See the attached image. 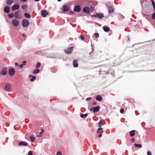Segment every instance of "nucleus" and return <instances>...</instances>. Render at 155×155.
Returning <instances> with one entry per match:
<instances>
[{
	"label": "nucleus",
	"mask_w": 155,
	"mask_h": 155,
	"mask_svg": "<svg viewBox=\"0 0 155 155\" xmlns=\"http://www.w3.org/2000/svg\"><path fill=\"white\" fill-rule=\"evenodd\" d=\"M22 26L24 27H28L29 25V21L26 19H23L22 21Z\"/></svg>",
	"instance_id": "nucleus-1"
},
{
	"label": "nucleus",
	"mask_w": 155,
	"mask_h": 155,
	"mask_svg": "<svg viewBox=\"0 0 155 155\" xmlns=\"http://www.w3.org/2000/svg\"><path fill=\"white\" fill-rule=\"evenodd\" d=\"M73 47H71L70 48H67L64 50V52L66 54H70L72 51L73 50Z\"/></svg>",
	"instance_id": "nucleus-2"
},
{
	"label": "nucleus",
	"mask_w": 155,
	"mask_h": 155,
	"mask_svg": "<svg viewBox=\"0 0 155 155\" xmlns=\"http://www.w3.org/2000/svg\"><path fill=\"white\" fill-rule=\"evenodd\" d=\"M15 70L14 68H10L8 70L9 74L11 76H13L15 73Z\"/></svg>",
	"instance_id": "nucleus-3"
},
{
	"label": "nucleus",
	"mask_w": 155,
	"mask_h": 155,
	"mask_svg": "<svg viewBox=\"0 0 155 155\" xmlns=\"http://www.w3.org/2000/svg\"><path fill=\"white\" fill-rule=\"evenodd\" d=\"M92 16L94 17H98L99 18L101 19L104 17V15L102 13H97L96 14L92 15Z\"/></svg>",
	"instance_id": "nucleus-4"
},
{
	"label": "nucleus",
	"mask_w": 155,
	"mask_h": 155,
	"mask_svg": "<svg viewBox=\"0 0 155 155\" xmlns=\"http://www.w3.org/2000/svg\"><path fill=\"white\" fill-rule=\"evenodd\" d=\"M12 22L13 25L15 27H17L19 25L18 21L16 19H13Z\"/></svg>",
	"instance_id": "nucleus-5"
},
{
	"label": "nucleus",
	"mask_w": 155,
	"mask_h": 155,
	"mask_svg": "<svg viewBox=\"0 0 155 155\" xmlns=\"http://www.w3.org/2000/svg\"><path fill=\"white\" fill-rule=\"evenodd\" d=\"M99 110V106H97L95 107H92L91 108L90 110L91 111H93L94 113H95L98 112Z\"/></svg>",
	"instance_id": "nucleus-6"
},
{
	"label": "nucleus",
	"mask_w": 155,
	"mask_h": 155,
	"mask_svg": "<svg viewBox=\"0 0 155 155\" xmlns=\"http://www.w3.org/2000/svg\"><path fill=\"white\" fill-rule=\"evenodd\" d=\"M11 89V85L9 84H6L5 85V90L7 91H10Z\"/></svg>",
	"instance_id": "nucleus-7"
},
{
	"label": "nucleus",
	"mask_w": 155,
	"mask_h": 155,
	"mask_svg": "<svg viewBox=\"0 0 155 155\" xmlns=\"http://www.w3.org/2000/svg\"><path fill=\"white\" fill-rule=\"evenodd\" d=\"M7 68H4L0 72V74L2 75H5L7 73Z\"/></svg>",
	"instance_id": "nucleus-8"
},
{
	"label": "nucleus",
	"mask_w": 155,
	"mask_h": 155,
	"mask_svg": "<svg viewBox=\"0 0 155 155\" xmlns=\"http://www.w3.org/2000/svg\"><path fill=\"white\" fill-rule=\"evenodd\" d=\"M41 14L43 17H45L48 15V13L46 10H43L41 12Z\"/></svg>",
	"instance_id": "nucleus-9"
},
{
	"label": "nucleus",
	"mask_w": 155,
	"mask_h": 155,
	"mask_svg": "<svg viewBox=\"0 0 155 155\" xmlns=\"http://www.w3.org/2000/svg\"><path fill=\"white\" fill-rule=\"evenodd\" d=\"M18 145L19 146H27L28 145V143L25 141H22L19 142L18 143Z\"/></svg>",
	"instance_id": "nucleus-10"
},
{
	"label": "nucleus",
	"mask_w": 155,
	"mask_h": 155,
	"mask_svg": "<svg viewBox=\"0 0 155 155\" xmlns=\"http://www.w3.org/2000/svg\"><path fill=\"white\" fill-rule=\"evenodd\" d=\"M81 10L80 6L79 5H76L74 8V11L75 12H80Z\"/></svg>",
	"instance_id": "nucleus-11"
},
{
	"label": "nucleus",
	"mask_w": 155,
	"mask_h": 155,
	"mask_svg": "<svg viewBox=\"0 0 155 155\" xmlns=\"http://www.w3.org/2000/svg\"><path fill=\"white\" fill-rule=\"evenodd\" d=\"M19 6L17 4H15L12 6V10L15 11L18 9L19 8Z\"/></svg>",
	"instance_id": "nucleus-12"
},
{
	"label": "nucleus",
	"mask_w": 155,
	"mask_h": 155,
	"mask_svg": "<svg viewBox=\"0 0 155 155\" xmlns=\"http://www.w3.org/2000/svg\"><path fill=\"white\" fill-rule=\"evenodd\" d=\"M62 9L64 12L68 11L69 10L68 7L67 5H64L62 7Z\"/></svg>",
	"instance_id": "nucleus-13"
},
{
	"label": "nucleus",
	"mask_w": 155,
	"mask_h": 155,
	"mask_svg": "<svg viewBox=\"0 0 155 155\" xmlns=\"http://www.w3.org/2000/svg\"><path fill=\"white\" fill-rule=\"evenodd\" d=\"M83 11L87 13H89L90 11V10L88 7L86 6L83 9Z\"/></svg>",
	"instance_id": "nucleus-14"
},
{
	"label": "nucleus",
	"mask_w": 155,
	"mask_h": 155,
	"mask_svg": "<svg viewBox=\"0 0 155 155\" xmlns=\"http://www.w3.org/2000/svg\"><path fill=\"white\" fill-rule=\"evenodd\" d=\"M4 11L7 13H8L10 12V8L8 6H6L4 8Z\"/></svg>",
	"instance_id": "nucleus-15"
},
{
	"label": "nucleus",
	"mask_w": 155,
	"mask_h": 155,
	"mask_svg": "<svg viewBox=\"0 0 155 155\" xmlns=\"http://www.w3.org/2000/svg\"><path fill=\"white\" fill-rule=\"evenodd\" d=\"M78 61L77 60H74L73 61V64L74 67L76 68L78 66Z\"/></svg>",
	"instance_id": "nucleus-16"
},
{
	"label": "nucleus",
	"mask_w": 155,
	"mask_h": 155,
	"mask_svg": "<svg viewBox=\"0 0 155 155\" xmlns=\"http://www.w3.org/2000/svg\"><path fill=\"white\" fill-rule=\"evenodd\" d=\"M19 13V11H16L14 14V16L15 18H20L21 17H19L18 14Z\"/></svg>",
	"instance_id": "nucleus-17"
},
{
	"label": "nucleus",
	"mask_w": 155,
	"mask_h": 155,
	"mask_svg": "<svg viewBox=\"0 0 155 155\" xmlns=\"http://www.w3.org/2000/svg\"><path fill=\"white\" fill-rule=\"evenodd\" d=\"M135 130H132L130 132V135L131 137H133L135 135Z\"/></svg>",
	"instance_id": "nucleus-18"
},
{
	"label": "nucleus",
	"mask_w": 155,
	"mask_h": 155,
	"mask_svg": "<svg viewBox=\"0 0 155 155\" xmlns=\"http://www.w3.org/2000/svg\"><path fill=\"white\" fill-rule=\"evenodd\" d=\"M103 132V129L102 128L100 127L99 128L97 131L98 134H102Z\"/></svg>",
	"instance_id": "nucleus-19"
},
{
	"label": "nucleus",
	"mask_w": 155,
	"mask_h": 155,
	"mask_svg": "<svg viewBox=\"0 0 155 155\" xmlns=\"http://www.w3.org/2000/svg\"><path fill=\"white\" fill-rule=\"evenodd\" d=\"M21 8L23 9L25 12H26L27 10V6L26 5H23L22 6Z\"/></svg>",
	"instance_id": "nucleus-20"
},
{
	"label": "nucleus",
	"mask_w": 155,
	"mask_h": 155,
	"mask_svg": "<svg viewBox=\"0 0 155 155\" xmlns=\"http://www.w3.org/2000/svg\"><path fill=\"white\" fill-rule=\"evenodd\" d=\"M102 98L100 95H98L96 96V99L98 101H101Z\"/></svg>",
	"instance_id": "nucleus-21"
},
{
	"label": "nucleus",
	"mask_w": 155,
	"mask_h": 155,
	"mask_svg": "<svg viewBox=\"0 0 155 155\" xmlns=\"http://www.w3.org/2000/svg\"><path fill=\"white\" fill-rule=\"evenodd\" d=\"M6 2L8 5H10L13 2V0H6Z\"/></svg>",
	"instance_id": "nucleus-22"
},
{
	"label": "nucleus",
	"mask_w": 155,
	"mask_h": 155,
	"mask_svg": "<svg viewBox=\"0 0 155 155\" xmlns=\"http://www.w3.org/2000/svg\"><path fill=\"white\" fill-rule=\"evenodd\" d=\"M108 10L109 13H110L114 11V9L112 7H110L108 8Z\"/></svg>",
	"instance_id": "nucleus-23"
},
{
	"label": "nucleus",
	"mask_w": 155,
	"mask_h": 155,
	"mask_svg": "<svg viewBox=\"0 0 155 155\" xmlns=\"http://www.w3.org/2000/svg\"><path fill=\"white\" fill-rule=\"evenodd\" d=\"M24 16L27 18H31V15L27 13H25Z\"/></svg>",
	"instance_id": "nucleus-24"
},
{
	"label": "nucleus",
	"mask_w": 155,
	"mask_h": 155,
	"mask_svg": "<svg viewBox=\"0 0 155 155\" xmlns=\"http://www.w3.org/2000/svg\"><path fill=\"white\" fill-rule=\"evenodd\" d=\"M39 71H40L39 69H35L33 71V73L34 74H37L39 72Z\"/></svg>",
	"instance_id": "nucleus-25"
},
{
	"label": "nucleus",
	"mask_w": 155,
	"mask_h": 155,
	"mask_svg": "<svg viewBox=\"0 0 155 155\" xmlns=\"http://www.w3.org/2000/svg\"><path fill=\"white\" fill-rule=\"evenodd\" d=\"M103 30L105 32H108L110 30V28L108 27H105L103 28Z\"/></svg>",
	"instance_id": "nucleus-26"
},
{
	"label": "nucleus",
	"mask_w": 155,
	"mask_h": 155,
	"mask_svg": "<svg viewBox=\"0 0 155 155\" xmlns=\"http://www.w3.org/2000/svg\"><path fill=\"white\" fill-rule=\"evenodd\" d=\"M44 131V130L43 129H42L41 131L40 132V134L38 135H36L37 137H41L42 136V133H43Z\"/></svg>",
	"instance_id": "nucleus-27"
},
{
	"label": "nucleus",
	"mask_w": 155,
	"mask_h": 155,
	"mask_svg": "<svg viewBox=\"0 0 155 155\" xmlns=\"http://www.w3.org/2000/svg\"><path fill=\"white\" fill-rule=\"evenodd\" d=\"M134 146L135 147H138L139 148H140L142 147L141 145L140 144H136V143H134Z\"/></svg>",
	"instance_id": "nucleus-28"
},
{
	"label": "nucleus",
	"mask_w": 155,
	"mask_h": 155,
	"mask_svg": "<svg viewBox=\"0 0 155 155\" xmlns=\"http://www.w3.org/2000/svg\"><path fill=\"white\" fill-rule=\"evenodd\" d=\"M30 139L31 142H33L35 140V138L33 136H31L30 137Z\"/></svg>",
	"instance_id": "nucleus-29"
},
{
	"label": "nucleus",
	"mask_w": 155,
	"mask_h": 155,
	"mask_svg": "<svg viewBox=\"0 0 155 155\" xmlns=\"http://www.w3.org/2000/svg\"><path fill=\"white\" fill-rule=\"evenodd\" d=\"M14 15L13 13L9 14L8 15V17L10 18H12L14 16Z\"/></svg>",
	"instance_id": "nucleus-30"
},
{
	"label": "nucleus",
	"mask_w": 155,
	"mask_h": 155,
	"mask_svg": "<svg viewBox=\"0 0 155 155\" xmlns=\"http://www.w3.org/2000/svg\"><path fill=\"white\" fill-rule=\"evenodd\" d=\"M103 124V121L102 120H100L98 123V126L100 127H101L102 126V125Z\"/></svg>",
	"instance_id": "nucleus-31"
},
{
	"label": "nucleus",
	"mask_w": 155,
	"mask_h": 155,
	"mask_svg": "<svg viewBox=\"0 0 155 155\" xmlns=\"http://www.w3.org/2000/svg\"><path fill=\"white\" fill-rule=\"evenodd\" d=\"M153 6V9L155 10V3L153 0H151Z\"/></svg>",
	"instance_id": "nucleus-32"
},
{
	"label": "nucleus",
	"mask_w": 155,
	"mask_h": 155,
	"mask_svg": "<svg viewBox=\"0 0 155 155\" xmlns=\"http://www.w3.org/2000/svg\"><path fill=\"white\" fill-rule=\"evenodd\" d=\"M36 79V77L35 76H33L32 78L30 79V81H33L35 80Z\"/></svg>",
	"instance_id": "nucleus-33"
},
{
	"label": "nucleus",
	"mask_w": 155,
	"mask_h": 155,
	"mask_svg": "<svg viewBox=\"0 0 155 155\" xmlns=\"http://www.w3.org/2000/svg\"><path fill=\"white\" fill-rule=\"evenodd\" d=\"M41 65V63L39 62H38L36 64V68H38Z\"/></svg>",
	"instance_id": "nucleus-34"
},
{
	"label": "nucleus",
	"mask_w": 155,
	"mask_h": 155,
	"mask_svg": "<svg viewBox=\"0 0 155 155\" xmlns=\"http://www.w3.org/2000/svg\"><path fill=\"white\" fill-rule=\"evenodd\" d=\"M94 37L96 38H98L99 37V34L97 33H95L94 34Z\"/></svg>",
	"instance_id": "nucleus-35"
},
{
	"label": "nucleus",
	"mask_w": 155,
	"mask_h": 155,
	"mask_svg": "<svg viewBox=\"0 0 155 155\" xmlns=\"http://www.w3.org/2000/svg\"><path fill=\"white\" fill-rule=\"evenodd\" d=\"M80 38L82 40H83L84 39V37L82 35H81L80 36Z\"/></svg>",
	"instance_id": "nucleus-36"
},
{
	"label": "nucleus",
	"mask_w": 155,
	"mask_h": 155,
	"mask_svg": "<svg viewBox=\"0 0 155 155\" xmlns=\"http://www.w3.org/2000/svg\"><path fill=\"white\" fill-rule=\"evenodd\" d=\"M152 18L153 19H155V13H154L152 15Z\"/></svg>",
	"instance_id": "nucleus-37"
},
{
	"label": "nucleus",
	"mask_w": 155,
	"mask_h": 155,
	"mask_svg": "<svg viewBox=\"0 0 155 155\" xmlns=\"http://www.w3.org/2000/svg\"><path fill=\"white\" fill-rule=\"evenodd\" d=\"M135 141V139L134 138H132L130 140V141L132 142H134Z\"/></svg>",
	"instance_id": "nucleus-38"
},
{
	"label": "nucleus",
	"mask_w": 155,
	"mask_h": 155,
	"mask_svg": "<svg viewBox=\"0 0 155 155\" xmlns=\"http://www.w3.org/2000/svg\"><path fill=\"white\" fill-rule=\"evenodd\" d=\"M27 63V62L25 61H24L22 62V64L23 66L25 65Z\"/></svg>",
	"instance_id": "nucleus-39"
},
{
	"label": "nucleus",
	"mask_w": 155,
	"mask_h": 155,
	"mask_svg": "<svg viewBox=\"0 0 155 155\" xmlns=\"http://www.w3.org/2000/svg\"><path fill=\"white\" fill-rule=\"evenodd\" d=\"M91 99V97H90L87 98L86 99V101H90Z\"/></svg>",
	"instance_id": "nucleus-40"
},
{
	"label": "nucleus",
	"mask_w": 155,
	"mask_h": 155,
	"mask_svg": "<svg viewBox=\"0 0 155 155\" xmlns=\"http://www.w3.org/2000/svg\"><path fill=\"white\" fill-rule=\"evenodd\" d=\"M124 112V109L123 108H121L120 110V112L122 114Z\"/></svg>",
	"instance_id": "nucleus-41"
},
{
	"label": "nucleus",
	"mask_w": 155,
	"mask_h": 155,
	"mask_svg": "<svg viewBox=\"0 0 155 155\" xmlns=\"http://www.w3.org/2000/svg\"><path fill=\"white\" fill-rule=\"evenodd\" d=\"M28 155H33L32 153V151L31 150L29 151L28 152Z\"/></svg>",
	"instance_id": "nucleus-42"
},
{
	"label": "nucleus",
	"mask_w": 155,
	"mask_h": 155,
	"mask_svg": "<svg viewBox=\"0 0 155 155\" xmlns=\"http://www.w3.org/2000/svg\"><path fill=\"white\" fill-rule=\"evenodd\" d=\"M147 155H152L150 151H148L147 152Z\"/></svg>",
	"instance_id": "nucleus-43"
},
{
	"label": "nucleus",
	"mask_w": 155,
	"mask_h": 155,
	"mask_svg": "<svg viewBox=\"0 0 155 155\" xmlns=\"http://www.w3.org/2000/svg\"><path fill=\"white\" fill-rule=\"evenodd\" d=\"M58 154H59L60 155H62L60 151L58 152L56 154V155H58Z\"/></svg>",
	"instance_id": "nucleus-44"
},
{
	"label": "nucleus",
	"mask_w": 155,
	"mask_h": 155,
	"mask_svg": "<svg viewBox=\"0 0 155 155\" xmlns=\"http://www.w3.org/2000/svg\"><path fill=\"white\" fill-rule=\"evenodd\" d=\"M112 71H111V74L112 75H113L114 74V70H112Z\"/></svg>",
	"instance_id": "nucleus-45"
},
{
	"label": "nucleus",
	"mask_w": 155,
	"mask_h": 155,
	"mask_svg": "<svg viewBox=\"0 0 155 155\" xmlns=\"http://www.w3.org/2000/svg\"><path fill=\"white\" fill-rule=\"evenodd\" d=\"M18 66H19V67L20 68H22L23 67V65L22 64H19V65H18Z\"/></svg>",
	"instance_id": "nucleus-46"
},
{
	"label": "nucleus",
	"mask_w": 155,
	"mask_h": 155,
	"mask_svg": "<svg viewBox=\"0 0 155 155\" xmlns=\"http://www.w3.org/2000/svg\"><path fill=\"white\" fill-rule=\"evenodd\" d=\"M81 118H84V114H81Z\"/></svg>",
	"instance_id": "nucleus-47"
},
{
	"label": "nucleus",
	"mask_w": 155,
	"mask_h": 155,
	"mask_svg": "<svg viewBox=\"0 0 155 155\" xmlns=\"http://www.w3.org/2000/svg\"><path fill=\"white\" fill-rule=\"evenodd\" d=\"M15 65L16 66H18V63L17 62H15Z\"/></svg>",
	"instance_id": "nucleus-48"
},
{
	"label": "nucleus",
	"mask_w": 155,
	"mask_h": 155,
	"mask_svg": "<svg viewBox=\"0 0 155 155\" xmlns=\"http://www.w3.org/2000/svg\"><path fill=\"white\" fill-rule=\"evenodd\" d=\"M84 118H85L87 116L88 114H84Z\"/></svg>",
	"instance_id": "nucleus-49"
},
{
	"label": "nucleus",
	"mask_w": 155,
	"mask_h": 155,
	"mask_svg": "<svg viewBox=\"0 0 155 155\" xmlns=\"http://www.w3.org/2000/svg\"><path fill=\"white\" fill-rule=\"evenodd\" d=\"M22 36L24 37H26V34L25 33H23L22 34Z\"/></svg>",
	"instance_id": "nucleus-50"
},
{
	"label": "nucleus",
	"mask_w": 155,
	"mask_h": 155,
	"mask_svg": "<svg viewBox=\"0 0 155 155\" xmlns=\"http://www.w3.org/2000/svg\"><path fill=\"white\" fill-rule=\"evenodd\" d=\"M101 134H99L98 135V137H101L102 136V135Z\"/></svg>",
	"instance_id": "nucleus-51"
},
{
	"label": "nucleus",
	"mask_w": 155,
	"mask_h": 155,
	"mask_svg": "<svg viewBox=\"0 0 155 155\" xmlns=\"http://www.w3.org/2000/svg\"><path fill=\"white\" fill-rule=\"evenodd\" d=\"M96 102H94L93 104L94 105L96 104Z\"/></svg>",
	"instance_id": "nucleus-52"
},
{
	"label": "nucleus",
	"mask_w": 155,
	"mask_h": 155,
	"mask_svg": "<svg viewBox=\"0 0 155 155\" xmlns=\"http://www.w3.org/2000/svg\"><path fill=\"white\" fill-rule=\"evenodd\" d=\"M21 2H25L27 0H20Z\"/></svg>",
	"instance_id": "nucleus-53"
},
{
	"label": "nucleus",
	"mask_w": 155,
	"mask_h": 155,
	"mask_svg": "<svg viewBox=\"0 0 155 155\" xmlns=\"http://www.w3.org/2000/svg\"><path fill=\"white\" fill-rule=\"evenodd\" d=\"M70 12L71 13V14H74V12H73V11H70Z\"/></svg>",
	"instance_id": "nucleus-54"
},
{
	"label": "nucleus",
	"mask_w": 155,
	"mask_h": 155,
	"mask_svg": "<svg viewBox=\"0 0 155 155\" xmlns=\"http://www.w3.org/2000/svg\"><path fill=\"white\" fill-rule=\"evenodd\" d=\"M128 41H130V38H129V37H128Z\"/></svg>",
	"instance_id": "nucleus-55"
},
{
	"label": "nucleus",
	"mask_w": 155,
	"mask_h": 155,
	"mask_svg": "<svg viewBox=\"0 0 155 155\" xmlns=\"http://www.w3.org/2000/svg\"><path fill=\"white\" fill-rule=\"evenodd\" d=\"M29 77L31 78V77H32V76L31 75H29Z\"/></svg>",
	"instance_id": "nucleus-56"
},
{
	"label": "nucleus",
	"mask_w": 155,
	"mask_h": 155,
	"mask_svg": "<svg viewBox=\"0 0 155 155\" xmlns=\"http://www.w3.org/2000/svg\"><path fill=\"white\" fill-rule=\"evenodd\" d=\"M35 2H38L40 1V0H34Z\"/></svg>",
	"instance_id": "nucleus-57"
},
{
	"label": "nucleus",
	"mask_w": 155,
	"mask_h": 155,
	"mask_svg": "<svg viewBox=\"0 0 155 155\" xmlns=\"http://www.w3.org/2000/svg\"><path fill=\"white\" fill-rule=\"evenodd\" d=\"M58 0V2H60V1H61L62 0Z\"/></svg>",
	"instance_id": "nucleus-58"
}]
</instances>
